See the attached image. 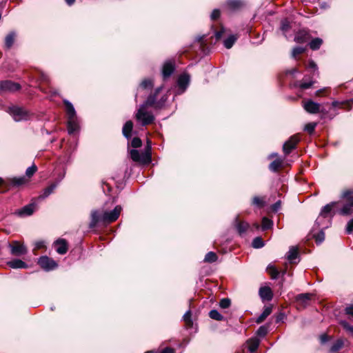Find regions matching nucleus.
Here are the masks:
<instances>
[{
  "label": "nucleus",
  "mask_w": 353,
  "mask_h": 353,
  "mask_svg": "<svg viewBox=\"0 0 353 353\" xmlns=\"http://www.w3.org/2000/svg\"><path fill=\"white\" fill-rule=\"evenodd\" d=\"M343 346V341L342 339H338L331 346L330 352V353H335L339 350Z\"/></svg>",
  "instance_id": "nucleus-33"
},
{
  "label": "nucleus",
  "mask_w": 353,
  "mask_h": 353,
  "mask_svg": "<svg viewBox=\"0 0 353 353\" xmlns=\"http://www.w3.org/2000/svg\"><path fill=\"white\" fill-rule=\"evenodd\" d=\"M281 206V201H278L272 205V210L273 212H276L280 209Z\"/></svg>",
  "instance_id": "nucleus-56"
},
{
  "label": "nucleus",
  "mask_w": 353,
  "mask_h": 353,
  "mask_svg": "<svg viewBox=\"0 0 353 353\" xmlns=\"http://www.w3.org/2000/svg\"><path fill=\"white\" fill-rule=\"evenodd\" d=\"M227 6L231 10H236L242 6L243 3L240 0H228Z\"/></svg>",
  "instance_id": "nucleus-30"
},
{
  "label": "nucleus",
  "mask_w": 353,
  "mask_h": 353,
  "mask_svg": "<svg viewBox=\"0 0 353 353\" xmlns=\"http://www.w3.org/2000/svg\"><path fill=\"white\" fill-rule=\"evenodd\" d=\"M38 263L46 271L52 270L57 267V262L47 256H41L38 259Z\"/></svg>",
  "instance_id": "nucleus-10"
},
{
  "label": "nucleus",
  "mask_w": 353,
  "mask_h": 353,
  "mask_svg": "<svg viewBox=\"0 0 353 353\" xmlns=\"http://www.w3.org/2000/svg\"><path fill=\"white\" fill-rule=\"evenodd\" d=\"M218 257L215 252H208L204 258V261L207 263H213L217 260Z\"/></svg>",
  "instance_id": "nucleus-34"
},
{
  "label": "nucleus",
  "mask_w": 353,
  "mask_h": 353,
  "mask_svg": "<svg viewBox=\"0 0 353 353\" xmlns=\"http://www.w3.org/2000/svg\"><path fill=\"white\" fill-rule=\"evenodd\" d=\"M7 265L13 269H25L28 268V265L20 259H14L7 263Z\"/></svg>",
  "instance_id": "nucleus-20"
},
{
  "label": "nucleus",
  "mask_w": 353,
  "mask_h": 353,
  "mask_svg": "<svg viewBox=\"0 0 353 353\" xmlns=\"http://www.w3.org/2000/svg\"><path fill=\"white\" fill-rule=\"evenodd\" d=\"M299 141V138L297 135L292 136L289 140L285 141L283 145V150L285 154H290L292 150L296 148V144Z\"/></svg>",
  "instance_id": "nucleus-12"
},
{
  "label": "nucleus",
  "mask_w": 353,
  "mask_h": 353,
  "mask_svg": "<svg viewBox=\"0 0 353 353\" xmlns=\"http://www.w3.org/2000/svg\"><path fill=\"white\" fill-rule=\"evenodd\" d=\"M340 324L343 326V327L350 334L353 335V326L350 325L347 321H341Z\"/></svg>",
  "instance_id": "nucleus-43"
},
{
  "label": "nucleus",
  "mask_w": 353,
  "mask_h": 353,
  "mask_svg": "<svg viewBox=\"0 0 353 353\" xmlns=\"http://www.w3.org/2000/svg\"><path fill=\"white\" fill-rule=\"evenodd\" d=\"M231 301L228 298L222 299L219 302V306L223 309H226L230 307Z\"/></svg>",
  "instance_id": "nucleus-45"
},
{
  "label": "nucleus",
  "mask_w": 353,
  "mask_h": 353,
  "mask_svg": "<svg viewBox=\"0 0 353 353\" xmlns=\"http://www.w3.org/2000/svg\"><path fill=\"white\" fill-rule=\"evenodd\" d=\"M338 204V202L334 201L323 207L316 220L315 225L322 227L323 229L327 228L330 226L331 220L335 214L334 209Z\"/></svg>",
  "instance_id": "nucleus-3"
},
{
  "label": "nucleus",
  "mask_w": 353,
  "mask_h": 353,
  "mask_svg": "<svg viewBox=\"0 0 353 353\" xmlns=\"http://www.w3.org/2000/svg\"><path fill=\"white\" fill-rule=\"evenodd\" d=\"M224 31V28H222L220 31H217L215 32V37L216 40H219L221 38Z\"/></svg>",
  "instance_id": "nucleus-58"
},
{
  "label": "nucleus",
  "mask_w": 353,
  "mask_h": 353,
  "mask_svg": "<svg viewBox=\"0 0 353 353\" xmlns=\"http://www.w3.org/2000/svg\"><path fill=\"white\" fill-rule=\"evenodd\" d=\"M8 247L10 249L11 254L16 256L25 255L28 252V249L26 245L17 241H14L11 243H9Z\"/></svg>",
  "instance_id": "nucleus-8"
},
{
  "label": "nucleus",
  "mask_w": 353,
  "mask_h": 353,
  "mask_svg": "<svg viewBox=\"0 0 353 353\" xmlns=\"http://www.w3.org/2000/svg\"><path fill=\"white\" fill-rule=\"evenodd\" d=\"M259 295L264 301H270L273 297V293L270 288L262 287L259 289Z\"/></svg>",
  "instance_id": "nucleus-18"
},
{
  "label": "nucleus",
  "mask_w": 353,
  "mask_h": 353,
  "mask_svg": "<svg viewBox=\"0 0 353 353\" xmlns=\"http://www.w3.org/2000/svg\"><path fill=\"white\" fill-rule=\"evenodd\" d=\"M160 353H174V350L170 347H165Z\"/></svg>",
  "instance_id": "nucleus-61"
},
{
  "label": "nucleus",
  "mask_w": 353,
  "mask_h": 353,
  "mask_svg": "<svg viewBox=\"0 0 353 353\" xmlns=\"http://www.w3.org/2000/svg\"><path fill=\"white\" fill-rule=\"evenodd\" d=\"M21 85L11 81H0V94H4L6 92H13L20 90Z\"/></svg>",
  "instance_id": "nucleus-9"
},
{
  "label": "nucleus",
  "mask_w": 353,
  "mask_h": 353,
  "mask_svg": "<svg viewBox=\"0 0 353 353\" xmlns=\"http://www.w3.org/2000/svg\"><path fill=\"white\" fill-rule=\"evenodd\" d=\"M174 70V63L171 61L164 63L162 68V75L164 79L170 77Z\"/></svg>",
  "instance_id": "nucleus-15"
},
{
  "label": "nucleus",
  "mask_w": 353,
  "mask_h": 353,
  "mask_svg": "<svg viewBox=\"0 0 353 353\" xmlns=\"http://www.w3.org/2000/svg\"><path fill=\"white\" fill-rule=\"evenodd\" d=\"M303 108L307 112L310 114H316L318 113L320 110V104L314 102L312 100H309L305 102Z\"/></svg>",
  "instance_id": "nucleus-16"
},
{
  "label": "nucleus",
  "mask_w": 353,
  "mask_h": 353,
  "mask_svg": "<svg viewBox=\"0 0 353 353\" xmlns=\"http://www.w3.org/2000/svg\"><path fill=\"white\" fill-rule=\"evenodd\" d=\"M161 90V87L160 88H158L156 90H155V92L154 94H152V96H154V98L156 99V95L159 92V91ZM164 101H165V99H163V101H155V103H159L160 104H161V107L163 105Z\"/></svg>",
  "instance_id": "nucleus-60"
},
{
  "label": "nucleus",
  "mask_w": 353,
  "mask_h": 353,
  "mask_svg": "<svg viewBox=\"0 0 353 353\" xmlns=\"http://www.w3.org/2000/svg\"><path fill=\"white\" fill-rule=\"evenodd\" d=\"M316 226H317V228L321 229V231L316 235L314 236V238H315L316 243L317 244H321L325 239V233L323 232L324 229H323L322 227H321V226H319V225H316Z\"/></svg>",
  "instance_id": "nucleus-35"
},
{
  "label": "nucleus",
  "mask_w": 353,
  "mask_h": 353,
  "mask_svg": "<svg viewBox=\"0 0 353 353\" xmlns=\"http://www.w3.org/2000/svg\"><path fill=\"white\" fill-rule=\"evenodd\" d=\"M273 225V222L272 220L263 217L262 219V229L263 230H266L272 228Z\"/></svg>",
  "instance_id": "nucleus-38"
},
{
  "label": "nucleus",
  "mask_w": 353,
  "mask_h": 353,
  "mask_svg": "<svg viewBox=\"0 0 353 353\" xmlns=\"http://www.w3.org/2000/svg\"><path fill=\"white\" fill-rule=\"evenodd\" d=\"M80 130V120L73 105L68 101V134H76Z\"/></svg>",
  "instance_id": "nucleus-4"
},
{
  "label": "nucleus",
  "mask_w": 353,
  "mask_h": 353,
  "mask_svg": "<svg viewBox=\"0 0 353 353\" xmlns=\"http://www.w3.org/2000/svg\"><path fill=\"white\" fill-rule=\"evenodd\" d=\"M267 272H268V274L271 276V278L272 279H278L279 274H280V272H279V270L275 268V266L274 265H268V268H267Z\"/></svg>",
  "instance_id": "nucleus-29"
},
{
  "label": "nucleus",
  "mask_w": 353,
  "mask_h": 353,
  "mask_svg": "<svg viewBox=\"0 0 353 353\" xmlns=\"http://www.w3.org/2000/svg\"><path fill=\"white\" fill-rule=\"evenodd\" d=\"M314 82L313 81H310L309 82H301L299 83V87L303 90L308 89L314 84Z\"/></svg>",
  "instance_id": "nucleus-50"
},
{
  "label": "nucleus",
  "mask_w": 353,
  "mask_h": 353,
  "mask_svg": "<svg viewBox=\"0 0 353 353\" xmlns=\"http://www.w3.org/2000/svg\"><path fill=\"white\" fill-rule=\"evenodd\" d=\"M339 104H341V103H339V101H334L332 103V105L333 107H337Z\"/></svg>",
  "instance_id": "nucleus-63"
},
{
  "label": "nucleus",
  "mask_w": 353,
  "mask_h": 353,
  "mask_svg": "<svg viewBox=\"0 0 353 353\" xmlns=\"http://www.w3.org/2000/svg\"><path fill=\"white\" fill-rule=\"evenodd\" d=\"M316 126V123H314V122L309 123L305 125L304 129H305V131H307L310 134H312V133L314 132Z\"/></svg>",
  "instance_id": "nucleus-46"
},
{
  "label": "nucleus",
  "mask_w": 353,
  "mask_h": 353,
  "mask_svg": "<svg viewBox=\"0 0 353 353\" xmlns=\"http://www.w3.org/2000/svg\"><path fill=\"white\" fill-rule=\"evenodd\" d=\"M307 69L312 70L314 72H316L318 73V68L315 62L312 60L309 61V63L307 66Z\"/></svg>",
  "instance_id": "nucleus-53"
},
{
  "label": "nucleus",
  "mask_w": 353,
  "mask_h": 353,
  "mask_svg": "<svg viewBox=\"0 0 353 353\" xmlns=\"http://www.w3.org/2000/svg\"><path fill=\"white\" fill-rule=\"evenodd\" d=\"M161 104L155 103L154 96L150 95L147 100L140 105L135 114V118L138 122H140L143 126L152 123L154 120V117L151 111L148 110V106L160 108Z\"/></svg>",
  "instance_id": "nucleus-1"
},
{
  "label": "nucleus",
  "mask_w": 353,
  "mask_h": 353,
  "mask_svg": "<svg viewBox=\"0 0 353 353\" xmlns=\"http://www.w3.org/2000/svg\"><path fill=\"white\" fill-rule=\"evenodd\" d=\"M271 312L272 308L270 307H265L263 312L257 318L256 323H260L263 322L271 314Z\"/></svg>",
  "instance_id": "nucleus-27"
},
{
  "label": "nucleus",
  "mask_w": 353,
  "mask_h": 353,
  "mask_svg": "<svg viewBox=\"0 0 353 353\" xmlns=\"http://www.w3.org/2000/svg\"><path fill=\"white\" fill-rule=\"evenodd\" d=\"M345 313L347 315L353 316V304H351L345 307Z\"/></svg>",
  "instance_id": "nucleus-57"
},
{
  "label": "nucleus",
  "mask_w": 353,
  "mask_h": 353,
  "mask_svg": "<svg viewBox=\"0 0 353 353\" xmlns=\"http://www.w3.org/2000/svg\"><path fill=\"white\" fill-rule=\"evenodd\" d=\"M153 85L152 81L151 79H144L140 84V88L143 89L151 88Z\"/></svg>",
  "instance_id": "nucleus-41"
},
{
  "label": "nucleus",
  "mask_w": 353,
  "mask_h": 353,
  "mask_svg": "<svg viewBox=\"0 0 353 353\" xmlns=\"http://www.w3.org/2000/svg\"><path fill=\"white\" fill-rule=\"evenodd\" d=\"M252 204L259 207L263 205V200L259 196H254L252 200Z\"/></svg>",
  "instance_id": "nucleus-51"
},
{
  "label": "nucleus",
  "mask_w": 353,
  "mask_h": 353,
  "mask_svg": "<svg viewBox=\"0 0 353 353\" xmlns=\"http://www.w3.org/2000/svg\"><path fill=\"white\" fill-rule=\"evenodd\" d=\"M248 344L250 352L253 353L257 350L260 344V340L256 337H254L248 341Z\"/></svg>",
  "instance_id": "nucleus-23"
},
{
  "label": "nucleus",
  "mask_w": 353,
  "mask_h": 353,
  "mask_svg": "<svg viewBox=\"0 0 353 353\" xmlns=\"http://www.w3.org/2000/svg\"><path fill=\"white\" fill-rule=\"evenodd\" d=\"M54 247L59 254L66 253V242L65 239H59L54 243Z\"/></svg>",
  "instance_id": "nucleus-19"
},
{
  "label": "nucleus",
  "mask_w": 353,
  "mask_h": 353,
  "mask_svg": "<svg viewBox=\"0 0 353 353\" xmlns=\"http://www.w3.org/2000/svg\"><path fill=\"white\" fill-rule=\"evenodd\" d=\"M309 39V34L305 30L299 31L294 37V41L299 43H303Z\"/></svg>",
  "instance_id": "nucleus-21"
},
{
  "label": "nucleus",
  "mask_w": 353,
  "mask_h": 353,
  "mask_svg": "<svg viewBox=\"0 0 353 353\" xmlns=\"http://www.w3.org/2000/svg\"><path fill=\"white\" fill-rule=\"evenodd\" d=\"M322 43H323V40L321 39L315 38L310 42L309 46L312 50H316L320 48Z\"/></svg>",
  "instance_id": "nucleus-28"
},
{
  "label": "nucleus",
  "mask_w": 353,
  "mask_h": 353,
  "mask_svg": "<svg viewBox=\"0 0 353 353\" xmlns=\"http://www.w3.org/2000/svg\"><path fill=\"white\" fill-rule=\"evenodd\" d=\"M298 256V249L294 248V247H292L288 252V259L289 260V261L290 263H293L294 261V260L297 258Z\"/></svg>",
  "instance_id": "nucleus-26"
},
{
  "label": "nucleus",
  "mask_w": 353,
  "mask_h": 353,
  "mask_svg": "<svg viewBox=\"0 0 353 353\" xmlns=\"http://www.w3.org/2000/svg\"><path fill=\"white\" fill-rule=\"evenodd\" d=\"M353 231V219L350 220L347 224L346 232L347 234H351Z\"/></svg>",
  "instance_id": "nucleus-54"
},
{
  "label": "nucleus",
  "mask_w": 353,
  "mask_h": 353,
  "mask_svg": "<svg viewBox=\"0 0 353 353\" xmlns=\"http://www.w3.org/2000/svg\"><path fill=\"white\" fill-rule=\"evenodd\" d=\"M122 210L121 205H117L111 211H103L102 214L99 211L94 210L91 214V221L90 223V228H92L99 222L110 223L115 221L119 216Z\"/></svg>",
  "instance_id": "nucleus-2"
},
{
  "label": "nucleus",
  "mask_w": 353,
  "mask_h": 353,
  "mask_svg": "<svg viewBox=\"0 0 353 353\" xmlns=\"http://www.w3.org/2000/svg\"><path fill=\"white\" fill-rule=\"evenodd\" d=\"M342 197L345 199L346 203L339 213L341 215H349L353 212V191L346 190L343 192Z\"/></svg>",
  "instance_id": "nucleus-5"
},
{
  "label": "nucleus",
  "mask_w": 353,
  "mask_h": 353,
  "mask_svg": "<svg viewBox=\"0 0 353 353\" xmlns=\"http://www.w3.org/2000/svg\"><path fill=\"white\" fill-rule=\"evenodd\" d=\"M283 160L281 159H276L270 164L269 169L272 172H276L278 169L281 166Z\"/></svg>",
  "instance_id": "nucleus-32"
},
{
  "label": "nucleus",
  "mask_w": 353,
  "mask_h": 353,
  "mask_svg": "<svg viewBox=\"0 0 353 353\" xmlns=\"http://www.w3.org/2000/svg\"><path fill=\"white\" fill-rule=\"evenodd\" d=\"M41 79L43 81H48V77L46 74L41 72Z\"/></svg>",
  "instance_id": "nucleus-62"
},
{
  "label": "nucleus",
  "mask_w": 353,
  "mask_h": 353,
  "mask_svg": "<svg viewBox=\"0 0 353 353\" xmlns=\"http://www.w3.org/2000/svg\"><path fill=\"white\" fill-rule=\"evenodd\" d=\"M236 39H237L236 36H235L234 34L230 35L226 39L224 40V41H223L224 46L227 49L231 48L232 47V46L234 45V43H235V41H236Z\"/></svg>",
  "instance_id": "nucleus-31"
},
{
  "label": "nucleus",
  "mask_w": 353,
  "mask_h": 353,
  "mask_svg": "<svg viewBox=\"0 0 353 353\" xmlns=\"http://www.w3.org/2000/svg\"><path fill=\"white\" fill-rule=\"evenodd\" d=\"M26 179L24 177L14 178L12 179V183L15 185H20L25 183Z\"/></svg>",
  "instance_id": "nucleus-52"
},
{
  "label": "nucleus",
  "mask_w": 353,
  "mask_h": 353,
  "mask_svg": "<svg viewBox=\"0 0 353 353\" xmlns=\"http://www.w3.org/2000/svg\"><path fill=\"white\" fill-rule=\"evenodd\" d=\"M278 154L277 153H275V152H273L272 154H270L269 156H268V158L269 159H271V158H273L274 157H277Z\"/></svg>",
  "instance_id": "nucleus-64"
},
{
  "label": "nucleus",
  "mask_w": 353,
  "mask_h": 353,
  "mask_svg": "<svg viewBox=\"0 0 353 353\" xmlns=\"http://www.w3.org/2000/svg\"><path fill=\"white\" fill-rule=\"evenodd\" d=\"M150 146L148 147L145 152L140 153L137 150H130V157L135 162L148 163L151 161V154L150 152Z\"/></svg>",
  "instance_id": "nucleus-7"
},
{
  "label": "nucleus",
  "mask_w": 353,
  "mask_h": 353,
  "mask_svg": "<svg viewBox=\"0 0 353 353\" xmlns=\"http://www.w3.org/2000/svg\"><path fill=\"white\" fill-rule=\"evenodd\" d=\"M220 16V10L219 9H214L211 14V19L215 20Z\"/></svg>",
  "instance_id": "nucleus-55"
},
{
  "label": "nucleus",
  "mask_w": 353,
  "mask_h": 353,
  "mask_svg": "<svg viewBox=\"0 0 353 353\" xmlns=\"http://www.w3.org/2000/svg\"><path fill=\"white\" fill-rule=\"evenodd\" d=\"M190 75L186 73H183L179 77L177 85L179 89L181 90V92H179V94H181L185 90L190 83Z\"/></svg>",
  "instance_id": "nucleus-13"
},
{
  "label": "nucleus",
  "mask_w": 353,
  "mask_h": 353,
  "mask_svg": "<svg viewBox=\"0 0 353 353\" xmlns=\"http://www.w3.org/2000/svg\"><path fill=\"white\" fill-rule=\"evenodd\" d=\"M234 226L240 236L243 235L250 228L249 223L244 221H240L238 216H236L234 220Z\"/></svg>",
  "instance_id": "nucleus-14"
},
{
  "label": "nucleus",
  "mask_w": 353,
  "mask_h": 353,
  "mask_svg": "<svg viewBox=\"0 0 353 353\" xmlns=\"http://www.w3.org/2000/svg\"><path fill=\"white\" fill-rule=\"evenodd\" d=\"M256 333H257V335L261 336V337L265 336L267 334V333H268V328H267V327L263 326V325L261 326L258 329Z\"/></svg>",
  "instance_id": "nucleus-48"
},
{
  "label": "nucleus",
  "mask_w": 353,
  "mask_h": 353,
  "mask_svg": "<svg viewBox=\"0 0 353 353\" xmlns=\"http://www.w3.org/2000/svg\"><path fill=\"white\" fill-rule=\"evenodd\" d=\"M191 311L188 310L183 316V319L188 326H192L193 324L192 321L191 319Z\"/></svg>",
  "instance_id": "nucleus-40"
},
{
  "label": "nucleus",
  "mask_w": 353,
  "mask_h": 353,
  "mask_svg": "<svg viewBox=\"0 0 353 353\" xmlns=\"http://www.w3.org/2000/svg\"><path fill=\"white\" fill-rule=\"evenodd\" d=\"M290 28V22L287 19H283L281 23V30H282L283 34L286 37V32Z\"/></svg>",
  "instance_id": "nucleus-39"
},
{
  "label": "nucleus",
  "mask_w": 353,
  "mask_h": 353,
  "mask_svg": "<svg viewBox=\"0 0 353 353\" xmlns=\"http://www.w3.org/2000/svg\"><path fill=\"white\" fill-rule=\"evenodd\" d=\"M328 340H329V337L325 334L321 335L320 341L322 344L325 343Z\"/></svg>",
  "instance_id": "nucleus-59"
},
{
  "label": "nucleus",
  "mask_w": 353,
  "mask_h": 353,
  "mask_svg": "<svg viewBox=\"0 0 353 353\" xmlns=\"http://www.w3.org/2000/svg\"><path fill=\"white\" fill-rule=\"evenodd\" d=\"M252 245L253 248L259 249L261 248L264 245L263 239L261 237H256L253 239Z\"/></svg>",
  "instance_id": "nucleus-37"
},
{
  "label": "nucleus",
  "mask_w": 353,
  "mask_h": 353,
  "mask_svg": "<svg viewBox=\"0 0 353 353\" xmlns=\"http://www.w3.org/2000/svg\"><path fill=\"white\" fill-rule=\"evenodd\" d=\"M305 48L303 47H295L292 52V57L296 58L297 55L302 54L305 52Z\"/></svg>",
  "instance_id": "nucleus-42"
},
{
  "label": "nucleus",
  "mask_w": 353,
  "mask_h": 353,
  "mask_svg": "<svg viewBox=\"0 0 353 353\" xmlns=\"http://www.w3.org/2000/svg\"><path fill=\"white\" fill-rule=\"evenodd\" d=\"M46 247V242L43 240H39L34 243V250H40Z\"/></svg>",
  "instance_id": "nucleus-49"
},
{
  "label": "nucleus",
  "mask_w": 353,
  "mask_h": 353,
  "mask_svg": "<svg viewBox=\"0 0 353 353\" xmlns=\"http://www.w3.org/2000/svg\"><path fill=\"white\" fill-rule=\"evenodd\" d=\"M311 296L312 294L309 293L300 294L296 296V301L300 303L303 306H305L310 300Z\"/></svg>",
  "instance_id": "nucleus-22"
},
{
  "label": "nucleus",
  "mask_w": 353,
  "mask_h": 353,
  "mask_svg": "<svg viewBox=\"0 0 353 353\" xmlns=\"http://www.w3.org/2000/svg\"><path fill=\"white\" fill-rule=\"evenodd\" d=\"M37 209V204L31 203L17 210L14 214L20 217H26L32 215Z\"/></svg>",
  "instance_id": "nucleus-11"
},
{
  "label": "nucleus",
  "mask_w": 353,
  "mask_h": 353,
  "mask_svg": "<svg viewBox=\"0 0 353 353\" xmlns=\"http://www.w3.org/2000/svg\"><path fill=\"white\" fill-rule=\"evenodd\" d=\"M142 145V141L141 140L138 138V137H134L132 139V141H131V145L134 148H139L141 147Z\"/></svg>",
  "instance_id": "nucleus-47"
},
{
  "label": "nucleus",
  "mask_w": 353,
  "mask_h": 353,
  "mask_svg": "<svg viewBox=\"0 0 353 353\" xmlns=\"http://www.w3.org/2000/svg\"><path fill=\"white\" fill-rule=\"evenodd\" d=\"M16 33L14 32H10L5 38V45L6 48H10L15 39Z\"/></svg>",
  "instance_id": "nucleus-25"
},
{
  "label": "nucleus",
  "mask_w": 353,
  "mask_h": 353,
  "mask_svg": "<svg viewBox=\"0 0 353 353\" xmlns=\"http://www.w3.org/2000/svg\"><path fill=\"white\" fill-rule=\"evenodd\" d=\"M209 316L216 321H222L223 319V316L216 310H212L209 312Z\"/></svg>",
  "instance_id": "nucleus-36"
},
{
  "label": "nucleus",
  "mask_w": 353,
  "mask_h": 353,
  "mask_svg": "<svg viewBox=\"0 0 353 353\" xmlns=\"http://www.w3.org/2000/svg\"><path fill=\"white\" fill-rule=\"evenodd\" d=\"M37 168L35 165H32V166L27 168L26 171V175L28 177H31L34 175V174L37 172Z\"/></svg>",
  "instance_id": "nucleus-44"
},
{
  "label": "nucleus",
  "mask_w": 353,
  "mask_h": 353,
  "mask_svg": "<svg viewBox=\"0 0 353 353\" xmlns=\"http://www.w3.org/2000/svg\"><path fill=\"white\" fill-rule=\"evenodd\" d=\"M133 128V123L131 121H127L123 127V134L127 139L131 137V132Z\"/></svg>",
  "instance_id": "nucleus-24"
},
{
  "label": "nucleus",
  "mask_w": 353,
  "mask_h": 353,
  "mask_svg": "<svg viewBox=\"0 0 353 353\" xmlns=\"http://www.w3.org/2000/svg\"><path fill=\"white\" fill-rule=\"evenodd\" d=\"M8 112L15 121H26L29 119L30 117L29 112L18 106L10 107Z\"/></svg>",
  "instance_id": "nucleus-6"
},
{
  "label": "nucleus",
  "mask_w": 353,
  "mask_h": 353,
  "mask_svg": "<svg viewBox=\"0 0 353 353\" xmlns=\"http://www.w3.org/2000/svg\"><path fill=\"white\" fill-rule=\"evenodd\" d=\"M58 186V182H54L50 185L48 187L43 190L41 194L38 196L39 200H43L48 197L52 193L54 192V190Z\"/></svg>",
  "instance_id": "nucleus-17"
}]
</instances>
